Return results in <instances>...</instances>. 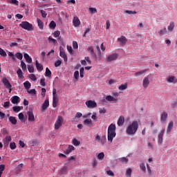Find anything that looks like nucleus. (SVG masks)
<instances>
[{
    "label": "nucleus",
    "mask_w": 177,
    "mask_h": 177,
    "mask_svg": "<svg viewBox=\"0 0 177 177\" xmlns=\"http://www.w3.org/2000/svg\"><path fill=\"white\" fill-rule=\"evenodd\" d=\"M138 129H139V123L134 120L127 127L126 133L128 136H133L138 132Z\"/></svg>",
    "instance_id": "f257e3e1"
},
{
    "label": "nucleus",
    "mask_w": 177,
    "mask_h": 177,
    "mask_svg": "<svg viewBox=\"0 0 177 177\" xmlns=\"http://www.w3.org/2000/svg\"><path fill=\"white\" fill-rule=\"evenodd\" d=\"M115 124H111L109 127H108V133H107V138L108 141L111 143H113V139L115 138L117 133H115Z\"/></svg>",
    "instance_id": "f03ea898"
},
{
    "label": "nucleus",
    "mask_w": 177,
    "mask_h": 177,
    "mask_svg": "<svg viewBox=\"0 0 177 177\" xmlns=\"http://www.w3.org/2000/svg\"><path fill=\"white\" fill-rule=\"evenodd\" d=\"M19 27L24 28V30H26V31H33L34 26L28 21H22L19 24Z\"/></svg>",
    "instance_id": "7ed1b4c3"
},
{
    "label": "nucleus",
    "mask_w": 177,
    "mask_h": 177,
    "mask_svg": "<svg viewBox=\"0 0 177 177\" xmlns=\"http://www.w3.org/2000/svg\"><path fill=\"white\" fill-rule=\"evenodd\" d=\"M64 122L63 117L61 115L57 116V120L55 123V131H57L60 129V127L63 125V122Z\"/></svg>",
    "instance_id": "20e7f679"
},
{
    "label": "nucleus",
    "mask_w": 177,
    "mask_h": 177,
    "mask_svg": "<svg viewBox=\"0 0 177 177\" xmlns=\"http://www.w3.org/2000/svg\"><path fill=\"white\" fill-rule=\"evenodd\" d=\"M118 59V53H114L111 55H109L105 59V62L106 63H110L111 62H114Z\"/></svg>",
    "instance_id": "39448f33"
},
{
    "label": "nucleus",
    "mask_w": 177,
    "mask_h": 177,
    "mask_svg": "<svg viewBox=\"0 0 177 177\" xmlns=\"http://www.w3.org/2000/svg\"><path fill=\"white\" fill-rule=\"evenodd\" d=\"M57 103H59V98H57V94L56 93V88L53 89V107L56 109L57 107Z\"/></svg>",
    "instance_id": "423d86ee"
},
{
    "label": "nucleus",
    "mask_w": 177,
    "mask_h": 177,
    "mask_svg": "<svg viewBox=\"0 0 177 177\" xmlns=\"http://www.w3.org/2000/svg\"><path fill=\"white\" fill-rule=\"evenodd\" d=\"M2 83L3 84L6 89L10 90V93L12 92V84H10V82H9V80L6 77H3L2 79Z\"/></svg>",
    "instance_id": "0eeeda50"
},
{
    "label": "nucleus",
    "mask_w": 177,
    "mask_h": 177,
    "mask_svg": "<svg viewBox=\"0 0 177 177\" xmlns=\"http://www.w3.org/2000/svg\"><path fill=\"white\" fill-rule=\"evenodd\" d=\"M86 106L88 109H95L97 107V104L95 101L88 100L85 102Z\"/></svg>",
    "instance_id": "6e6552de"
},
{
    "label": "nucleus",
    "mask_w": 177,
    "mask_h": 177,
    "mask_svg": "<svg viewBox=\"0 0 177 177\" xmlns=\"http://www.w3.org/2000/svg\"><path fill=\"white\" fill-rule=\"evenodd\" d=\"M59 56L64 59V61L65 63H67V55L66 54V51L64 50V48L62 46H59Z\"/></svg>",
    "instance_id": "1a4fd4ad"
},
{
    "label": "nucleus",
    "mask_w": 177,
    "mask_h": 177,
    "mask_svg": "<svg viewBox=\"0 0 177 177\" xmlns=\"http://www.w3.org/2000/svg\"><path fill=\"white\" fill-rule=\"evenodd\" d=\"M165 132V129H162L158 135V140L160 145H162V140H163L162 138L164 137Z\"/></svg>",
    "instance_id": "9d476101"
},
{
    "label": "nucleus",
    "mask_w": 177,
    "mask_h": 177,
    "mask_svg": "<svg viewBox=\"0 0 177 177\" xmlns=\"http://www.w3.org/2000/svg\"><path fill=\"white\" fill-rule=\"evenodd\" d=\"M48 107H49V99L45 100L44 102L43 103L41 106V111L45 112L48 109Z\"/></svg>",
    "instance_id": "9b49d317"
},
{
    "label": "nucleus",
    "mask_w": 177,
    "mask_h": 177,
    "mask_svg": "<svg viewBox=\"0 0 177 177\" xmlns=\"http://www.w3.org/2000/svg\"><path fill=\"white\" fill-rule=\"evenodd\" d=\"M73 24L74 27H80L81 26V21L78 17H74L73 19Z\"/></svg>",
    "instance_id": "f8f14e48"
},
{
    "label": "nucleus",
    "mask_w": 177,
    "mask_h": 177,
    "mask_svg": "<svg viewBox=\"0 0 177 177\" xmlns=\"http://www.w3.org/2000/svg\"><path fill=\"white\" fill-rule=\"evenodd\" d=\"M27 115L28 117V121H30L31 122H34V121H35V118L34 116V113L32 112V111H28L27 112Z\"/></svg>",
    "instance_id": "ddd939ff"
},
{
    "label": "nucleus",
    "mask_w": 177,
    "mask_h": 177,
    "mask_svg": "<svg viewBox=\"0 0 177 177\" xmlns=\"http://www.w3.org/2000/svg\"><path fill=\"white\" fill-rule=\"evenodd\" d=\"M167 118H168V113L165 111L162 112L160 118L161 122H162V124H165Z\"/></svg>",
    "instance_id": "4468645a"
},
{
    "label": "nucleus",
    "mask_w": 177,
    "mask_h": 177,
    "mask_svg": "<svg viewBox=\"0 0 177 177\" xmlns=\"http://www.w3.org/2000/svg\"><path fill=\"white\" fill-rule=\"evenodd\" d=\"M149 85H150V80H149V77H145L143 80L142 86L143 88H148Z\"/></svg>",
    "instance_id": "2eb2a0df"
},
{
    "label": "nucleus",
    "mask_w": 177,
    "mask_h": 177,
    "mask_svg": "<svg viewBox=\"0 0 177 177\" xmlns=\"http://www.w3.org/2000/svg\"><path fill=\"white\" fill-rule=\"evenodd\" d=\"M4 146H9V142H12V137L10 136H7L3 140Z\"/></svg>",
    "instance_id": "dca6fc26"
},
{
    "label": "nucleus",
    "mask_w": 177,
    "mask_h": 177,
    "mask_svg": "<svg viewBox=\"0 0 177 177\" xmlns=\"http://www.w3.org/2000/svg\"><path fill=\"white\" fill-rule=\"evenodd\" d=\"M172 129H174V122L171 121L169 123V125L167 128L166 132H167V135H171V132Z\"/></svg>",
    "instance_id": "f3484780"
},
{
    "label": "nucleus",
    "mask_w": 177,
    "mask_h": 177,
    "mask_svg": "<svg viewBox=\"0 0 177 177\" xmlns=\"http://www.w3.org/2000/svg\"><path fill=\"white\" fill-rule=\"evenodd\" d=\"M128 39H127V37H125L124 36H121L118 39V41L120 42V45H122V46L125 45Z\"/></svg>",
    "instance_id": "a211bd4d"
},
{
    "label": "nucleus",
    "mask_w": 177,
    "mask_h": 177,
    "mask_svg": "<svg viewBox=\"0 0 177 177\" xmlns=\"http://www.w3.org/2000/svg\"><path fill=\"white\" fill-rule=\"evenodd\" d=\"M106 100H107V102H113V103H118V100H117V98H114L111 95H107L106 97Z\"/></svg>",
    "instance_id": "6ab92c4d"
},
{
    "label": "nucleus",
    "mask_w": 177,
    "mask_h": 177,
    "mask_svg": "<svg viewBox=\"0 0 177 177\" xmlns=\"http://www.w3.org/2000/svg\"><path fill=\"white\" fill-rule=\"evenodd\" d=\"M124 122H125V118H124V116H120L118 120V127H122V125H124Z\"/></svg>",
    "instance_id": "aec40b11"
},
{
    "label": "nucleus",
    "mask_w": 177,
    "mask_h": 177,
    "mask_svg": "<svg viewBox=\"0 0 177 177\" xmlns=\"http://www.w3.org/2000/svg\"><path fill=\"white\" fill-rule=\"evenodd\" d=\"M11 102L13 104H17V103L19 102H20V97H19V96L17 95H14L12 98H11Z\"/></svg>",
    "instance_id": "412c9836"
},
{
    "label": "nucleus",
    "mask_w": 177,
    "mask_h": 177,
    "mask_svg": "<svg viewBox=\"0 0 177 177\" xmlns=\"http://www.w3.org/2000/svg\"><path fill=\"white\" fill-rule=\"evenodd\" d=\"M24 57L27 63H29V64L32 63V58H31V57H30V55L28 54L24 53Z\"/></svg>",
    "instance_id": "4be33fe9"
},
{
    "label": "nucleus",
    "mask_w": 177,
    "mask_h": 177,
    "mask_svg": "<svg viewBox=\"0 0 177 177\" xmlns=\"http://www.w3.org/2000/svg\"><path fill=\"white\" fill-rule=\"evenodd\" d=\"M36 68L37 71H42L44 70V66L38 62V60L35 61Z\"/></svg>",
    "instance_id": "5701e85b"
},
{
    "label": "nucleus",
    "mask_w": 177,
    "mask_h": 177,
    "mask_svg": "<svg viewBox=\"0 0 177 177\" xmlns=\"http://www.w3.org/2000/svg\"><path fill=\"white\" fill-rule=\"evenodd\" d=\"M8 120L12 125H16V124H17V120H16V118L14 116H10Z\"/></svg>",
    "instance_id": "b1692460"
},
{
    "label": "nucleus",
    "mask_w": 177,
    "mask_h": 177,
    "mask_svg": "<svg viewBox=\"0 0 177 177\" xmlns=\"http://www.w3.org/2000/svg\"><path fill=\"white\" fill-rule=\"evenodd\" d=\"M73 150H74V146L69 145L68 147V148L66 149V150L64 151V153L65 154H70V153H71V151H73Z\"/></svg>",
    "instance_id": "393cba45"
},
{
    "label": "nucleus",
    "mask_w": 177,
    "mask_h": 177,
    "mask_svg": "<svg viewBox=\"0 0 177 177\" xmlns=\"http://www.w3.org/2000/svg\"><path fill=\"white\" fill-rule=\"evenodd\" d=\"M24 86L26 91H28L30 90V88H31V83H30L28 81H26L24 83Z\"/></svg>",
    "instance_id": "a878e982"
},
{
    "label": "nucleus",
    "mask_w": 177,
    "mask_h": 177,
    "mask_svg": "<svg viewBox=\"0 0 177 177\" xmlns=\"http://www.w3.org/2000/svg\"><path fill=\"white\" fill-rule=\"evenodd\" d=\"M45 75H46V77H48V78H51L52 77V71H50V70L48 67L46 68V74H45Z\"/></svg>",
    "instance_id": "bb28decb"
},
{
    "label": "nucleus",
    "mask_w": 177,
    "mask_h": 177,
    "mask_svg": "<svg viewBox=\"0 0 177 177\" xmlns=\"http://www.w3.org/2000/svg\"><path fill=\"white\" fill-rule=\"evenodd\" d=\"M67 174V167L64 166L59 171V175H66Z\"/></svg>",
    "instance_id": "cd10ccee"
},
{
    "label": "nucleus",
    "mask_w": 177,
    "mask_h": 177,
    "mask_svg": "<svg viewBox=\"0 0 177 177\" xmlns=\"http://www.w3.org/2000/svg\"><path fill=\"white\" fill-rule=\"evenodd\" d=\"M37 24H38V27L39 28H40V30H44V22H42V21L39 19H37Z\"/></svg>",
    "instance_id": "c85d7f7f"
},
{
    "label": "nucleus",
    "mask_w": 177,
    "mask_h": 177,
    "mask_svg": "<svg viewBox=\"0 0 177 177\" xmlns=\"http://www.w3.org/2000/svg\"><path fill=\"white\" fill-rule=\"evenodd\" d=\"M167 82H174L176 84V82H177V80L175 79V76H171L167 78Z\"/></svg>",
    "instance_id": "c756f323"
},
{
    "label": "nucleus",
    "mask_w": 177,
    "mask_h": 177,
    "mask_svg": "<svg viewBox=\"0 0 177 177\" xmlns=\"http://www.w3.org/2000/svg\"><path fill=\"white\" fill-rule=\"evenodd\" d=\"M146 71H147V69H144V70H142L140 71L136 72L135 73V76L136 77H139V75H143V74H145V73H146Z\"/></svg>",
    "instance_id": "7c9ffc66"
},
{
    "label": "nucleus",
    "mask_w": 177,
    "mask_h": 177,
    "mask_svg": "<svg viewBox=\"0 0 177 177\" xmlns=\"http://www.w3.org/2000/svg\"><path fill=\"white\" fill-rule=\"evenodd\" d=\"M49 28L50 30H55V28H56V22H55V21H51L49 24Z\"/></svg>",
    "instance_id": "2f4dec72"
},
{
    "label": "nucleus",
    "mask_w": 177,
    "mask_h": 177,
    "mask_svg": "<svg viewBox=\"0 0 177 177\" xmlns=\"http://www.w3.org/2000/svg\"><path fill=\"white\" fill-rule=\"evenodd\" d=\"M175 27V24L174 22H171L170 24L168 26V31H174V28Z\"/></svg>",
    "instance_id": "473e14b6"
},
{
    "label": "nucleus",
    "mask_w": 177,
    "mask_h": 177,
    "mask_svg": "<svg viewBox=\"0 0 177 177\" xmlns=\"http://www.w3.org/2000/svg\"><path fill=\"white\" fill-rule=\"evenodd\" d=\"M0 55L3 57H6V56H8V54H6V52L5 51V50L2 49L1 47H0Z\"/></svg>",
    "instance_id": "72a5a7b5"
},
{
    "label": "nucleus",
    "mask_w": 177,
    "mask_h": 177,
    "mask_svg": "<svg viewBox=\"0 0 177 177\" xmlns=\"http://www.w3.org/2000/svg\"><path fill=\"white\" fill-rule=\"evenodd\" d=\"M17 74L19 78H20V79L24 78L23 71H21V69H18L17 71Z\"/></svg>",
    "instance_id": "f704fd0d"
},
{
    "label": "nucleus",
    "mask_w": 177,
    "mask_h": 177,
    "mask_svg": "<svg viewBox=\"0 0 177 177\" xmlns=\"http://www.w3.org/2000/svg\"><path fill=\"white\" fill-rule=\"evenodd\" d=\"M91 124H92V120L91 119H86L84 120V125H91Z\"/></svg>",
    "instance_id": "c9c22d12"
},
{
    "label": "nucleus",
    "mask_w": 177,
    "mask_h": 177,
    "mask_svg": "<svg viewBox=\"0 0 177 177\" xmlns=\"http://www.w3.org/2000/svg\"><path fill=\"white\" fill-rule=\"evenodd\" d=\"M159 35H164V34H167V28H164L162 30L158 31Z\"/></svg>",
    "instance_id": "e433bc0d"
},
{
    "label": "nucleus",
    "mask_w": 177,
    "mask_h": 177,
    "mask_svg": "<svg viewBox=\"0 0 177 177\" xmlns=\"http://www.w3.org/2000/svg\"><path fill=\"white\" fill-rule=\"evenodd\" d=\"M127 88H128V84H121L119 86L120 91H124V89H127Z\"/></svg>",
    "instance_id": "4c0bfd02"
},
{
    "label": "nucleus",
    "mask_w": 177,
    "mask_h": 177,
    "mask_svg": "<svg viewBox=\"0 0 177 177\" xmlns=\"http://www.w3.org/2000/svg\"><path fill=\"white\" fill-rule=\"evenodd\" d=\"M28 70L29 73H34L35 68H34V65L30 64L28 66Z\"/></svg>",
    "instance_id": "58836bf2"
},
{
    "label": "nucleus",
    "mask_w": 177,
    "mask_h": 177,
    "mask_svg": "<svg viewBox=\"0 0 177 177\" xmlns=\"http://www.w3.org/2000/svg\"><path fill=\"white\" fill-rule=\"evenodd\" d=\"M97 158L100 161H102L104 158V153L101 152L97 155Z\"/></svg>",
    "instance_id": "ea45409f"
},
{
    "label": "nucleus",
    "mask_w": 177,
    "mask_h": 177,
    "mask_svg": "<svg viewBox=\"0 0 177 177\" xmlns=\"http://www.w3.org/2000/svg\"><path fill=\"white\" fill-rule=\"evenodd\" d=\"M24 165H23V163L19 164L17 167H16V171L17 172H20V171H21V169H23V167Z\"/></svg>",
    "instance_id": "a19ab883"
},
{
    "label": "nucleus",
    "mask_w": 177,
    "mask_h": 177,
    "mask_svg": "<svg viewBox=\"0 0 177 177\" xmlns=\"http://www.w3.org/2000/svg\"><path fill=\"white\" fill-rule=\"evenodd\" d=\"M8 56L12 58L13 62H16V57H15V54L12 52H8Z\"/></svg>",
    "instance_id": "79ce46f5"
},
{
    "label": "nucleus",
    "mask_w": 177,
    "mask_h": 177,
    "mask_svg": "<svg viewBox=\"0 0 177 177\" xmlns=\"http://www.w3.org/2000/svg\"><path fill=\"white\" fill-rule=\"evenodd\" d=\"M28 77L32 80V81H37V76L34 74H30L28 75Z\"/></svg>",
    "instance_id": "37998d69"
},
{
    "label": "nucleus",
    "mask_w": 177,
    "mask_h": 177,
    "mask_svg": "<svg viewBox=\"0 0 177 177\" xmlns=\"http://www.w3.org/2000/svg\"><path fill=\"white\" fill-rule=\"evenodd\" d=\"M89 12H91V15H93L95 13H97V10H96L95 8H90Z\"/></svg>",
    "instance_id": "c03bdc74"
},
{
    "label": "nucleus",
    "mask_w": 177,
    "mask_h": 177,
    "mask_svg": "<svg viewBox=\"0 0 177 177\" xmlns=\"http://www.w3.org/2000/svg\"><path fill=\"white\" fill-rule=\"evenodd\" d=\"M21 68L24 71L27 70V65H26V63H24V62L21 61Z\"/></svg>",
    "instance_id": "a18cd8bd"
},
{
    "label": "nucleus",
    "mask_w": 177,
    "mask_h": 177,
    "mask_svg": "<svg viewBox=\"0 0 177 177\" xmlns=\"http://www.w3.org/2000/svg\"><path fill=\"white\" fill-rule=\"evenodd\" d=\"M12 109L15 113H19L21 110V108L20 106H13Z\"/></svg>",
    "instance_id": "49530a36"
},
{
    "label": "nucleus",
    "mask_w": 177,
    "mask_h": 177,
    "mask_svg": "<svg viewBox=\"0 0 177 177\" xmlns=\"http://www.w3.org/2000/svg\"><path fill=\"white\" fill-rule=\"evenodd\" d=\"M15 56L17 59H19V60H21L23 59V54H21V53H17L15 54Z\"/></svg>",
    "instance_id": "de8ad7c7"
},
{
    "label": "nucleus",
    "mask_w": 177,
    "mask_h": 177,
    "mask_svg": "<svg viewBox=\"0 0 177 177\" xmlns=\"http://www.w3.org/2000/svg\"><path fill=\"white\" fill-rule=\"evenodd\" d=\"M81 142H80V141H78L76 138H74L73 140V145H74V146H80Z\"/></svg>",
    "instance_id": "09e8293b"
},
{
    "label": "nucleus",
    "mask_w": 177,
    "mask_h": 177,
    "mask_svg": "<svg viewBox=\"0 0 177 177\" xmlns=\"http://www.w3.org/2000/svg\"><path fill=\"white\" fill-rule=\"evenodd\" d=\"M140 168L143 172H146V165H145V163H141L140 165Z\"/></svg>",
    "instance_id": "8fccbe9b"
},
{
    "label": "nucleus",
    "mask_w": 177,
    "mask_h": 177,
    "mask_svg": "<svg viewBox=\"0 0 177 177\" xmlns=\"http://www.w3.org/2000/svg\"><path fill=\"white\" fill-rule=\"evenodd\" d=\"M85 71V69L84 68V67H82L80 70V75L81 78H84V73Z\"/></svg>",
    "instance_id": "3c124183"
},
{
    "label": "nucleus",
    "mask_w": 177,
    "mask_h": 177,
    "mask_svg": "<svg viewBox=\"0 0 177 177\" xmlns=\"http://www.w3.org/2000/svg\"><path fill=\"white\" fill-rule=\"evenodd\" d=\"M106 136H102L100 140V142L102 146L104 145V143H106Z\"/></svg>",
    "instance_id": "603ef678"
},
{
    "label": "nucleus",
    "mask_w": 177,
    "mask_h": 177,
    "mask_svg": "<svg viewBox=\"0 0 177 177\" xmlns=\"http://www.w3.org/2000/svg\"><path fill=\"white\" fill-rule=\"evenodd\" d=\"M18 118L21 120L23 121L24 122V114H23V113H20L18 115Z\"/></svg>",
    "instance_id": "864d4df0"
},
{
    "label": "nucleus",
    "mask_w": 177,
    "mask_h": 177,
    "mask_svg": "<svg viewBox=\"0 0 177 177\" xmlns=\"http://www.w3.org/2000/svg\"><path fill=\"white\" fill-rule=\"evenodd\" d=\"M73 77H74L75 80H78V77H80V71H76L74 73Z\"/></svg>",
    "instance_id": "5fc2aeb1"
},
{
    "label": "nucleus",
    "mask_w": 177,
    "mask_h": 177,
    "mask_svg": "<svg viewBox=\"0 0 177 177\" xmlns=\"http://www.w3.org/2000/svg\"><path fill=\"white\" fill-rule=\"evenodd\" d=\"M66 49L68 50V52H69L70 55H73V47H71V46H66Z\"/></svg>",
    "instance_id": "6e6d98bb"
},
{
    "label": "nucleus",
    "mask_w": 177,
    "mask_h": 177,
    "mask_svg": "<svg viewBox=\"0 0 177 177\" xmlns=\"http://www.w3.org/2000/svg\"><path fill=\"white\" fill-rule=\"evenodd\" d=\"M61 64H62V60L58 59L55 62V67H60Z\"/></svg>",
    "instance_id": "4d7b16f0"
},
{
    "label": "nucleus",
    "mask_w": 177,
    "mask_h": 177,
    "mask_svg": "<svg viewBox=\"0 0 177 177\" xmlns=\"http://www.w3.org/2000/svg\"><path fill=\"white\" fill-rule=\"evenodd\" d=\"M125 13H127V15H136V11H132V10H125Z\"/></svg>",
    "instance_id": "13d9d810"
},
{
    "label": "nucleus",
    "mask_w": 177,
    "mask_h": 177,
    "mask_svg": "<svg viewBox=\"0 0 177 177\" xmlns=\"http://www.w3.org/2000/svg\"><path fill=\"white\" fill-rule=\"evenodd\" d=\"M107 112V110H106L104 108H100L99 113L100 114H106Z\"/></svg>",
    "instance_id": "bf43d9fd"
},
{
    "label": "nucleus",
    "mask_w": 177,
    "mask_h": 177,
    "mask_svg": "<svg viewBox=\"0 0 177 177\" xmlns=\"http://www.w3.org/2000/svg\"><path fill=\"white\" fill-rule=\"evenodd\" d=\"M40 13H41L42 17H44V18H45V17H46V16H48V14H46V12L44 10H41Z\"/></svg>",
    "instance_id": "052dcab7"
},
{
    "label": "nucleus",
    "mask_w": 177,
    "mask_h": 177,
    "mask_svg": "<svg viewBox=\"0 0 177 177\" xmlns=\"http://www.w3.org/2000/svg\"><path fill=\"white\" fill-rule=\"evenodd\" d=\"M9 3H12V5H19V1L17 0H9Z\"/></svg>",
    "instance_id": "680f3d73"
},
{
    "label": "nucleus",
    "mask_w": 177,
    "mask_h": 177,
    "mask_svg": "<svg viewBox=\"0 0 177 177\" xmlns=\"http://www.w3.org/2000/svg\"><path fill=\"white\" fill-rule=\"evenodd\" d=\"M131 174H132V169L131 168L128 169L126 172L127 176L131 177Z\"/></svg>",
    "instance_id": "e2e57ef3"
},
{
    "label": "nucleus",
    "mask_w": 177,
    "mask_h": 177,
    "mask_svg": "<svg viewBox=\"0 0 177 177\" xmlns=\"http://www.w3.org/2000/svg\"><path fill=\"white\" fill-rule=\"evenodd\" d=\"M73 49H78V43L75 41H73Z\"/></svg>",
    "instance_id": "0e129e2a"
},
{
    "label": "nucleus",
    "mask_w": 177,
    "mask_h": 177,
    "mask_svg": "<svg viewBox=\"0 0 177 177\" xmlns=\"http://www.w3.org/2000/svg\"><path fill=\"white\" fill-rule=\"evenodd\" d=\"M10 147L11 150H15V149H16V143L15 142H11L10 144Z\"/></svg>",
    "instance_id": "69168bd1"
},
{
    "label": "nucleus",
    "mask_w": 177,
    "mask_h": 177,
    "mask_svg": "<svg viewBox=\"0 0 177 177\" xmlns=\"http://www.w3.org/2000/svg\"><path fill=\"white\" fill-rule=\"evenodd\" d=\"M5 165H0V174H2L3 171H5Z\"/></svg>",
    "instance_id": "338daca9"
},
{
    "label": "nucleus",
    "mask_w": 177,
    "mask_h": 177,
    "mask_svg": "<svg viewBox=\"0 0 177 177\" xmlns=\"http://www.w3.org/2000/svg\"><path fill=\"white\" fill-rule=\"evenodd\" d=\"M106 174L109 175V176H114V172H113L111 170L106 171Z\"/></svg>",
    "instance_id": "774afa93"
}]
</instances>
